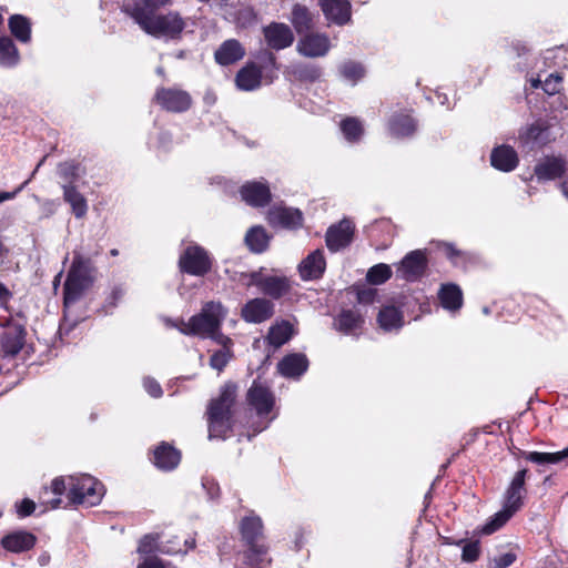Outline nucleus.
Returning a JSON list of instances; mask_svg holds the SVG:
<instances>
[{"mask_svg": "<svg viewBox=\"0 0 568 568\" xmlns=\"http://www.w3.org/2000/svg\"><path fill=\"white\" fill-rule=\"evenodd\" d=\"M267 220L273 226L295 229L302 225L303 215L297 209L273 206L267 213Z\"/></svg>", "mask_w": 568, "mask_h": 568, "instance_id": "19", "label": "nucleus"}, {"mask_svg": "<svg viewBox=\"0 0 568 568\" xmlns=\"http://www.w3.org/2000/svg\"><path fill=\"white\" fill-rule=\"evenodd\" d=\"M11 297L12 293L0 282V307L7 308V303Z\"/></svg>", "mask_w": 568, "mask_h": 568, "instance_id": "59", "label": "nucleus"}, {"mask_svg": "<svg viewBox=\"0 0 568 568\" xmlns=\"http://www.w3.org/2000/svg\"><path fill=\"white\" fill-rule=\"evenodd\" d=\"M562 78L558 73L549 74L542 82V90L547 94H556L560 90Z\"/></svg>", "mask_w": 568, "mask_h": 568, "instance_id": "47", "label": "nucleus"}, {"mask_svg": "<svg viewBox=\"0 0 568 568\" xmlns=\"http://www.w3.org/2000/svg\"><path fill=\"white\" fill-rule=\"evenodd\" d=\"M69 490L68 477H57L51 483V490L55 496H61L65 490Z\"/></svg>", "mask_w": 568, "mask_h": 568, "instance_id": "54", "label": "nucleus"}, {"mask_svg": "<svg viewBox=\"0 0 568 568\" xmlns=\"http://www.w3.org/2000/svg\"><path fill=\"white\" fill-rule=\"evenodd\" d=\"M560 187H561V191L564 193V195L567 197L568 200V179H566L561 184H560Z\"/></svg>", "mask_w": 568, "mask_h": 568, "instance_id": "63", "label": "nucleus"}, {"mask_svg": "<svg viewBox=\"0 0 568 568\" xmlns=\"http://www.w3.org/2000/svg\"><path fill=\"white\" fill-rule=\"evenodd\" d=\"M240 193L242 200L251 206H265L271 201L270 187L264 182H247L241 187Z\"/></svg>", "mask_w": 568, "mask_h": 568, "instance_id": "20", "label": "nucleus"}, {"mask_svg": "<svg viewBox=\"0 0 568 568\" xmlns=\"http://www.w3.org/2000/svg\"><path fill=\"white\" fill-rule=\"evenodd\" d=\"M253 283L258 286L262 293L273 298H280L290 291V283L286 277L266 276L257 278L253 275Z\"/></svg>", "mask_w": 568, "mask_h": 568, "instance_id": "25", "label": "nucleus"}, {"mask_svg": "<svg viewBox=\"0 0 568 568\" xmlns=\"http://www.w3.org/2000/svg\"><path fill=\"white\" fill-rule=\"evenodd\" d=\"M393 271L388 264L379 263L372 266L366 274V280L373 285L384 284L392 277Z\"/></svg>", "mask_w": 568, "mask_h": 568, "instance_id": "43", "label": "nucleus"}, {"mask_svg": "<svg viewBox=\"0 0 568 568\" xmlns=\"http://www.w3.org/2000/svg\"><path fill=\"white\" fill-rule=\"evenodd\" d=\"M63 199L70 204L72 213L77 219L83 217L88 212V204L84 196L77 190L74 185L62 184Z\"/></svg>", "mask_w": 568, "mask_h": 568, "instance_id": "33", "label": "nucleus"}, {"mask_svg": "<svg viewBox=\"0 0 568 568\" xmlns=\"http://www.w3.org/2000/svg\"><path fill=\"white\" fill-rule=\"evenodd\" d=\"M388 130L395 138H405L416 131V122L407 112H396L388 120Z\"/></svg>", "mask_w": 568, "mask_h": 568, "instance_id": "26", "label": "nucleus"}, {"mask_svg": "<svg viewBox=\"0 0 568 568\" xmlns=\"http://www.w3.org/2000/svg\"><path fill=\"white\" fill-rule=\"evenodd\" d=\"M339 73L345 80L356 83L365 75V69L362 63L349 60L341 64Z\"/></svg>", "mask_w": 568, "mask_h": 568, "instance_id": "44", "label": "nucleus"}, {"mask_svg": "<svg viewBox=\"0 0 568 568\" xmlns=\"http://www.w3.org/2000/svg\"><path fill=\"white\" fill-rule=\"evenodd\" d=\"M376 294L377 292L375 288L361 290L357 293V301L359 304H371L374 302Z\"/></svg>", "mask_w": 568, "mask_h": 568, "instance_id": "55", "label": "nucleus"}, {"mask_svg": "<svg viewBox=\"0 0 568 568\" xmlns=\"http://www.w3.org/2000/svg\"><path fill=\"white\" fill-rule=\"evenodd\" d=\"M292 336L293 326L288 322L282 321L270 327L267 341L272 346L280 347L288 342Z\"/></svg>", "mask_w": 568, "mask_h": 568, "instance_id": "38", "label": "nucleus"}, {"mask_svg": "<svg viewBox=\"0 0 568 568\" xmlns=\"http://www.w3.org/2000/svg\"><path fill=\"white\" fill-rule=\"evenodd\" d=\"M247 403L260 417L271 413L275 405V396L272 390L258 381H254L247 390Z\"/></svg>", "mask_w": 568, "mask_h": 568, "instance_id": "11", "label": "nucleus"}, {"mask_svg": "<svg viewBox=\"0 0 568 568\" xmlns=\"http://www.w3.org/2000/svg\"><path fill=\"white\" fill-rule=\"evenodd\" d=\"M554 140L555 138L550 134L549 125L541 119L520 128L517 138L518 148L525 153L539 150Z\"/></svg>", "mask_w": 568, "mask_h": 568, "instance_id": "7", "label": "nucleus"}, {"mask_svg": "<svg viewBox=\"0 0 568 568\" xmlns=\"http://www.w3.org/2000/svg\"><path fill=\"white\" fill-rule=\"evenodd\" d=\"M518 162V154L510 145L501 144L491 151L490 163L499 171L511 172L517 168Z\"/></svg>", "mask_w": 568, "mask_h": 568, "instance_id": "22", "label": "nucleus"}, {"mask_svg": "<svg viewBox=\"0 0 568 568\" xmlns=\"http://www.w3.org/2000/svg\"><path fill=\"white\" fill-rule=\"evenodd\" d=\"M236 386L226 384L221 388L217 398L209 406V437L223 438L231 429V408L235 402Z\"/></svg>", "mask_w": 568, "mask_h": 568, "instance_id": "4", "label": "nucleus"}, {"mask_svg": "<svg viewBox=\"0 0 568 568\" xmlns=\"http://www.w3.org/2000/svg\"><path fill=\"white\" fill-rule=\"evenodd\" d=\"M523 456L526 460L537 465L558 464L568 458V446L556 453L524 452Z\"/></svg>", "mask_w": 568, "mask_h": 568, "instance_id": "37", "label": "nucleus"}, {"mask_svg": "<svg viewBox=\"0 0 568 568\" xmlns=\"http://www.w3.org/2000/svg\"><path fill=\"white\" fill-rule=\"evenodd\" d=\"M90 284V261L75 254L64 283V307L77 302Z\"/></svg>", "mask_w": 568, "mask_h": 568, "instance_id": "6", "label": "nucleus"}, {"mask_svg": "<svg viewBox=\"0 0 568 568\" xmlns=\"http://www.w3.org/2000/svg\"><path fill=\"white\" fill-rule=\"evenodd\" d=\"M442 306L450 312L458 311L463 305L462 290L455 284H445L438 292Z\"/></svg>", "mask_w": 568, "mask_h": 568, "instance_id": "32", "label": "nucleus"}, {"mask_svg": "<svg viewBox=\"0 0 568 568\" xmlns=\"http://www.w3.org/2000/svg\"><path fill=\"white\" fill-rule=\"evenodd\" d=\"M291 22L298 34L306 33L313 27V16L305 6L296 3L292 9Z\"/></svg>", "mask_w": 568, "mask_h": 568, "instance_id": "34", "label": "nucleus"}, {"mask_svg": "<svg viewBox=\"0 0 568 568\" xmlns=\"http://www.w3.org/2000/svg\"><path fill=\"white\" fill-rule=\"evenodd\" d=\"M220 344L222 345V348L214 352L210 358V366L219 372H221L227 365L230 358L232 357V341L230 343Z\"/></svg>", "mask_w": 568, "mask_h": 568, "instance_id": "45", "label": "nucleus"}, {"mask_svg": "<svg viewBox=\"0 0 568 568\" xmlns=\"http://www.w3.org/2000/svg\"><path fill=\"white\" fill-rule=\"evenodd\" d=\"M446 248H447V255H448V256H449V258H452V260L455 257V255H458V254H459V253L454 248V246H453V245H450V244H448V245L446 246Z\"/></svg>", "mask_w": 568, "mask_h": 568, "instance_id": "62", "label": "nucleus"}, {"mask_svg": "<svg viewBox=\"0 0 568 568\" xmlns=\"http://www.w3.org/2000/svg\"><path fill=\"white\" fill-rule=\"evenodd\" d=\"M264 55H265L266 62H267L272 68H276V58H275V55H274L272 52H268V51H265V52H264Z\"/></svg>", "mask_w": 568, "mask_h": 568, "instance_id": "60", "label": "nucleus"}, {"mask_svg": "<svg viewBox=\"0 0 568 568\" xmlns=\"http://www.w3.org/2000/svg\"><path fill=\"white\" fill-rule=\"evenodd\" d=\"M58 175L64 181L63 184L73 185L79 178V166L72 161L60 163Z\"/></svg>", "mask_w": 568, "mask_h": 568, "instance_id": "46", "label": "nucleus"}, {"mask_svg": "<svg viewBox=\"0 0 568 568\" xmlns=\"http://www.w3.org/2000/svg\"><path fill=\"white\" fill-rule=\"evenodd\" d=\"M60 504H61V499L59 497L54 498L53 500L50 501V508L55 509L60 506Z\"/></svg>", "mask_w": 568, "mask_h": 568, "instance_id": "64", "label": "nucleus"}, {"mask_svg": "<svg viewBox=\"0 0 568 568\" xmlns=\"http://www.w3.org/2000/svg\"><path fill=\"white\" fill-rule=\"evenodd\" d=\"M354 226L351 221L343 220L336 225H332L326 232V245L329 251L337 252L352 242Z\"/></svg>", "mask_w": 568, "mask_h": 568, "instance_id": "17", "label": "nucleus"}, {"mask_svg": "<svg viewBox=\"0 0 568 568\" xmlns=\"http://www.w3.org/2000/svg\"><path fill=\"white\" fill-rule=\"evenodd\" d=\"M124 12L148 34L165 41L176 40L181 37L186 23L175 11L156 14L141 7L140 3L125 6Z\"/></svg>", "mask_w": 568, "mask_h": 568, "instance_id": "1", "label": "nucleus"}, {"mask_svg": "<svg viewBox=\"0 0 568 568\" xmlns=\"http://www.w3.org/2000/svg\"><path fill=\"white\" fill-rule=\"evenodd\" d=\"M307 367V357L300 353L288 354L277 364L280 374L287 378H300Z\"/></svg>", "mask_w": 568, "mask_h": 568, "instance_id": "23", "label": "nucleus"}, {"mask_svg": "<svg viewBox=\"0 0 568 568\" xmlns=\"http://www.w3.org/2000/svg\"><path fill=\"white\" fill-rule=\"evenodd\" d=\"M143 386L148 394H150L152 397L158 398L162 396V387L155 379L145 377L143 381Z\"/></svg>", "mask_w": 568, "mask_h": 568, "instance_id": "52", "label": "nucleus"}, {"mask_svg": "<svg viewBox=\"0 0 568 568\" xmlns=\"http://www.w3.org/2000/svg\"><path fill=\"white\" fill-rule=\"evenodd\" d=\"M36 544V537L27 531H17L2 538L1 545L9 551L22 552L31 549Z\"/></svg>", "mask_w": 568, "mask_h": 568, "instance_id": "30", "label": "nucleus"}, {"mask_svg": "<svg viewBox=\"0 0 568 568\" xmlns=\"http://www.w3.org/2000/svg\"><path fill=\"white\" fill-rule=\"evenodd\" d=\"M331 49L329 38L325 33L308 32L300 39L296 50L307 58H320L328 53Z\"/></svg>", "mask_w": 568, "mask_h": 568, "instance_id": "12", "label": "nucleus"}, {"mask_svg": "<svg viewBox=\"0 0 568 568\" xmlns=\"http://www.w3.org/2000/svg\"><path fill=\"white\" fill-rule=\"evenodd\" d=\"M170 0H142L141 7L154 12L155 9L166 6Z\"/></svg>", "mask_w": 568, "mask_h": 568, "instance_id": "57", "label": "nucleus"}, {"mask_svg": "<svg viewBox=\"0 0 568 568\" xmlns=\"http://www.w3.org/2000/svg\"><path fill=\"white\" fill-rule=\"evenodd\" d=\"M226 315L227 311L220 302H207L201 312L193 315L187 322H170V325L184 335L210 337L216 343H230L231 338L220 332Z\"/></svg>", "mask_w": 568, "mask_h": 568, "instance_id": "2", "label": "nucleus"}, {"mask_svg": "<svg viewBox=\"0 0 568 568\" xmlns=\"http://www.w3.org/2000/svg\"><path fill=\"white\" fill-rule=\"evenodd\" d=\"M377 321L384 331L399 329L403 326V314L395 306H385L379 311Z\"/></svg>", "mask_w": 568, "mask_h": 568, "instance_id": "35", "label": "nucleus"}, {"mask_svg": "<svg viewBox=\"0 0 568 568\" xmlns=\"http://www.w3.org/2000/svg\"><path fill=\"white\" fill-rule=\"evenodd\" d=\"M154 101L165 111L182 113L192 104L189 92L178 88H159L154 94Z\"/></svg>", "mask_w": 568, "mask_h": 568, "instance_id": "9", "label": "nucleus"}, {"mask_svg": "<svg viewBox=\"0 0 568 568\" xmlns=\"http://www.w3.org/2000/svg\"><path fill=\"white\" fill-rule=\"evenodd\" d=\"M567 171V161L561 155H546L535 166L534 173L539 182L561 178Z\"/></svg>", "mask_w": 568, "mask_h": 568, "instance_id": "15", "label": "nucleus"}, {"mask_svg": "<svg viewBox=\"0 0 568 568\" xmlns=\"http://www.w3.org/2000/svg\"><path fill=\"white\" fill-rule=\"evenodd\" d=\"M160 536L156 534H148L143 536L138 546V552L140 555L146 556L151 555L155 551H162L166 554H178V552H186L187 550H183L181 547L170 546V545H160L159 544Z\"/></svg>", "mask_w": 568, "mask_h": 568, "instance_id": "29", "label": "nucleus"}, {"mask_svg": "<svg viewBox=\"0 0 568 568\" xmlns=\"http://www.w3.org/2000/svg\"><path fill=\"white\" fill-rule=\"evenodd\" d=\"M44 159L45 158H43L39 162V164L34 169V171L32 172L31 176L27 181H24L22 184H20L14 191H12V192H0V204L6 202V201L13 200L28 185V183L31 181V179L37 173V171L40 168V165L43 163Z\"/></svg>", "mask_w": 568, "mask_h": 568, "instance_id": "49", "label": "nucleus"}, {"mask_svg": "<svg viewBox=\"0 0 568 568\" xmlns=\"http://www.w3.org/2000/svg\"><path fill=\"white\" fill-rule=\"evenodd\" d=\"M480 552L479 542L470 541L463 547L462 559L466 562H474L478 559Z\"/></svg>", "mask_w": 568, "mask_h": 568, "instance_id": "48", "label": "nucleus"}, {"mask_svg": "<svg viewBox=\"0 0 568 568\" xmlns=\"http://www.w3.org/2000/svg\"><path fill=\"white\" fill-rule=\"evenodd\" d=\"M325 268L326 261L323 250H315L310 253L298 266L301 277L306 281L322 277Z\"/></svg>", "mask_w": 568, "mask_h": 568, "instance_id": "21", "label": "nucleus"}, {"mask_svg": "<svg viewBox=\"0 0 568 568\" xmlns=\"http://www.w3.org/2000/svg\"><path fill=\"white\" fill-rule=\"evenodd\" d=\"M274 314V304L265 298L248 301L241 311L242 318L247 323L260 324L270 320Z\"/></svg>", "mask_w": 568, "mask_h": 568, "instance_id": "16", "label": "nucleus"}, {"mask_svg": "<svg viewBox=\"0 0 568 568\" xmlns=\"http://www.w3.org/2000/svg\"><path fill=\"white\" fill-rule=\"evenodd\" d=\"M263 36L266 44L273 50H283L294 42L292 29L282 22H271L263 28Z\"/></svg>", "mask_w": 568, "mask_h": 568, "instance_id": "14", "label": "nucleus"}, {"mask_svg": "<svg viewBox=\"0 0 568 568\" xmlns=\"http://www.w3.org/2000/svg\"><path fill=\"white\" fill-rule=\"evenodd\" d=\"M9 250L0 242V264L3 263L4 258L8 256Z\"/></svg>", "mask_w": 568, "mask_h": 568, "instance_id": "61", "label": "nucleus"}, {"mask_svg": "<svg viewBox=\"0 0 568 568\" xmlns=\"http://www.w3.org/2000/svg\"><path fill=\"white\" fill-rule=\"evenodd\" d=\"M527 469L518 470L504 495L503 509L496 513L480 529L483 535H490L501 528L523 506L526 493L525 480Z\"/></svg>", "mask_w": 568, "mask_h": 568, "instance_id": "3", "label": "nucleus"}, {"mask_svg": "<svg viewBox=\"0 0 568 568\" xmlns=\"http://www.w3.org/2000/svg\"><path fill=\"white\" fill-rule=\"evenodd\" d=\"M245 55L244 47L236 39L225 40L214 53L215 61L221 65H230Z\"/></svg>", "mask_w": 568, "mask_h": 568, "instance_id": "24", "label": "nucleus"}, {"mask_svg": "<svg viewBox=\"0 0 568 568\" xmlns=\"http://www.w3.org/2000/svg\"><path fill=\"white\" fill-rule=\"evenodd\" d=\"M9 29L12 36L20 42L27 43L31 39V22L21 14H13L9 18Z\"/></svg>", "mask_w": 568, "mask_h": 568, "instance_id": "36", "label": "nucleus"}, {"mask_svg": "<svg viewBox=\"0 0 568 568\" xmlns=\"http://www.w3.org/2000/svg\"><path fill=\"white\" fill-rule=\"evenodd\" d=\"M341 132L344 139L349 143L358 142L364 134V126L359 119L348 116L341 121Z\"/></svg>", "mask_w": 568, "mask_h": 568, "instance_id": "41", "label": "nucleus"}, {"mask_svg": "<svg viewBox=\"0 0 568 568\" xmlns=\"http://www.w3.org/2000/svg\"><path fill=\"white\" fill-rule=\"evenodd\" d=\"M516 560V554L508 551L495 557L491 560L490 568H507L511 566Z\"/></svg>", "mask_w": 568, "mask_h": 568, "instance_id": "50", "label": "nucleus"}, {"mask_svg": "<svg viewBox=\"0 0 568 568\" xmlns=\"http://www.w3.org/2000/svg\"><path fill=\"white\" fill-rule=\"evenodd\" d=\"M4 328L1 346L7 355H17L24 345L26 328L22 322L8 318L0 324Z\"/></svg>", "mask_w": 568, "mask_h": 568, "instance_id": "10", "label": "nucleus"}, {"mask_svg": "<svg viewBox=\"0 0 568 568\" xmlns=\"http://www.w3.org/2000/svg\"><path fill=\"white\" fill-rule=\"evenodd\" d=\"M426 265L425 254L419 250L412 251L397 265L396 273L399 278L414 282L423 275Z\"/></svg>", "mask_w": 568, "mask_h": 568, "instance_id": "13", "label": "nucleus"}, {"mask_svg": "<svg viewBox=\"0 0 568 568\" xmlns=\"http://www.w3.org/2000/svg\"><path fill=\"white\" fill-rule=\"evenodd\" d=\"M325 18L337 26L351 21L352 6L348 0H318Z\"/></svg>", "mask_w": 568, "mask_h": 568, "instance_id": "18", "label": "nucleus"}, {"mask_svg": "<svg viewBox=\"0 0 568 568\" xmlns=\"http://www.w3.org/2000/svg\"><path fill=\"white\" fill-rule=\"evenodd\" d=\"M179 265L182 272L194 276L205 275L212 267L209 253L199 245H189L180 256Z\"/></svg>", "mask_w": 568, "mask_h": 568, "instance_id": "8", "label": "nucleus"}, {"mask_svg": "<svg viewBox=\"0 0 568 568\" xmlns=\"http://www.w3.org/2000/svg\"><path fill=\"white\" fill-rule=\"evenodd\" d=\"M124 295V290L121 286H115L110 295L106 297V303L110 306H115L118 301H120Z\"/></svg>", "mask_w": 568, "mask_h": 568, "instance_id": "56", "label": "nucleus"}, {"mask_svg": "<svg viewBox=\"0 0 568 568\" xmlns=\"http://www.w3.org/2000/svg\"><path fill=\"white\" fill-rule=\"evenodd\" d=\"M19 51L9 37H0V65L13 68L19 63Z\"/></svg>", "mask_w": 568, "mask_h": 568, "instance_id": "40", "label": "nucleus"}, {"mask_svg": "<svg viewBox=\"0 0 568 568\" xmlns=\"http://www.w3.org/2000/svg\"><path fill=\"white\" fill-rule=\"evenodd\" d=\"M262 72L255 63H247L236 74L235 82L240 90L253 91L261 85Z\"/></svg>", "mask_w": 568, "mask_h": 568, "instance_id": "27", "label": "nucleus"}, {"mask_svg": "<svg viewBox=\"0 0 568 568\" xmlns=\"http://www.w3.org/2000/svg\"><path fill=\"white\" fill-rule=\"evenodd\" d=\"M68 499L73 505H85L92 507L98 505L103 495V485L88 474L68 477Z\"/></svg>", "mask_w": 568, "mask_h": 568, "instance_id": "5", "label": "nucleus"}, {"mask_svg": "<svg viewBox=\"0 0 568 568\" xmlns=\"http://www.w3.org/2000/svg\"><path fill=\"white\" fill-rule=\"evenodd\" d=\"M16 507H17V514L20 517H27V516H30L34 511L36 504L33 500L26 498L22 501L17 503Z\"/></svg>", "mask_w": 568, "mask_h": 568, "instance_id": "53", "label": "nucleus"}, {"mask_svg": "<svg viewBox=\"0 0 568 568\" xmlns=\"http://www.w3.org/2000/svg\"><path fill=\"white\" fill-rule=\"evenodd\" d=\"M292 74L297 80L313 82L321 77L322 71L315 64L297 63L292 65Z\"/></svg>", "mask_w": 568, "mask_h": 568, "instance_id": "42", "label": "nucleus"}, {"mask_svg": "<svg viewBox=\"0 0 568 568\" xmlns=\"http://www.w3.org/2000/svg\"><path fill=\"white\" fill-rule=\"evenodd\" d=\"M270 236L262 226L251 227L245 235V243L254 253H262L268 245Z\"/></svg>", "mask_w": 568, "mask_h": 568, "instance_id": "39", "label": "nucleus"}, {"mask_svg": "<svg viewBox=\"0 0 568 568\" xmlns=\"http://www.w3.org/2000/svg\"><path fill=\"white\" fill-rule=\"evenodd\" d=\"M180 459V452L165 443L154 450V464L160 469L172 470L179 465Z\"/></svg>", "mask_w": 568, "mask_h": 568, "instance_id": "31", "label": "nucleus"}, {"mask_svg": "<svg viewBox=\"0 0 568 568\" xmlns=\"http://www.w3.org/2000/svg\"><path fill=\"white\" fill-rule=\"evenodd\" d=\"M138 568H164V564L156 557L145 558Z\"/></svg>", "mask_w": 568, "mask_h": 568, "instance_id": "58", "label": "nucleus"}, {"mask_svg": "<svg viewBox=\"0 0 568 568\" xmlns=\"http://www.w3.org/2000/svg\"><path fill=\"white\" fill-rule=\"evenodd\" d=\"M364 323L363 316L354 310H344L334 321L337 331L346 335H355Z\"/></svg>", "mask_w": 568, "mask_h": 568, "instance_id": "28", "label": "nucleus"}, {"mask_svg": "<svg viewBox=\"0 0 568 568\" xmlns=\"http://www.w3.org/2000/svg\"><path fill=\"white\" fill-rule=\"evenodd\" d=\"M256 14L250 7L240 9L237 12V22L241 27L246 28L255 22Z\"/></svg>", "mask_w": 568, "mask_h": 568, "instance_id": "51", "label": "nucleus"}]
</instances>
